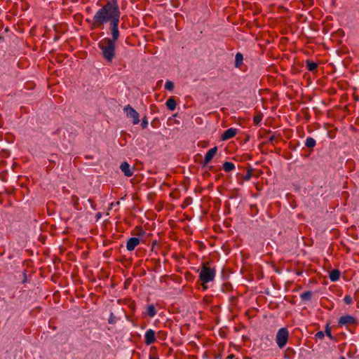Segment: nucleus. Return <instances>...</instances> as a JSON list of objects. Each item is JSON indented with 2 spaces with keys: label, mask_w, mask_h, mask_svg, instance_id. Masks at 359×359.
Segmentation results:
<instances>
[{
  "label": "nucleus",
  "mask_w": 359,
  "mask_h": 359,
  "mask_svg": "<svg viewBox=\"0 0 359 359\" xmlns=\"http://www.w3.org/2000/svg\"><path fill=\"white\" fill-rule=\"evenodd\" d=\"M124 112L126 114L128 118H133V123L134 125L138 124L140 122V116L138 112L134 109L130 105L128 104L123 109Z\"/></svg>",
  "instance_id": "nucleus-6"
},
{
  "label": "nucleus",
  "mask_w": 359,
  "mask_h": 359,
  "mask_svg": "<svg viewBox=\"0 0 359 359\" xmlns=\"http://www.w3.org/2000/svg\"><path fill=\"white\" fill-rule=\"evenodd\" d=\"M316 337L319 339H323L325 337V333L323 331H319L316 334Z\"/></svg>",
  "instance_id": "nucleus-27"
},
{
  "label": "nucleus",
  "mask_w": 359,
  "mask_h": 359,
  "mask_svg": "<svg viewBox=\"0 0 359 359\" xmlns=\"http://www.w3.org/2000/svg\"><path fill=\"white\" fill-rule=\"evenodd\" d=\"M213 169V166H209V170H212Z\"/></svg>",
  "instance_id": "nucleus-34"
},
{
  "label": "nucleus",
  "mask_w": 359,
  "mask_h": 359,
  "mask_svg": "<svg viewBox=\"0 0 359 359\" xmlns=\"http://www.w3.org/2000/svg\"><path fill=\"white\" fill-rule=\"evenodd\" d=\"M217 147H215L210 149V150H208V151L205 154L204 161L201 164L202 168H205L207 166L208 163H210L212 161V158L217 154Z\"/></svg>",
  "instance_id": "nucleus-7"
},
{
  "label": "nucleus",
  "mask_w": 359,
  "mask_h": 359,
  "mask_svg": "<svg viewBox=\"0 0 359 359\" xmlns=\"http://www.w3.org/2000/svg\"><path fill=\"white\" fill-rule=\"evenodd\" d=\"M289 332L287 328H280L276 334V343L280 348H283L287 344Z\"/></svg>",
  "instance_id": "nucleus-4"
},
{
  "label": "nucleus",
  "mask_w": 359,
  "mask_h": 359,
  "mask_svg": "<svg viewBox=\"0 0 359 359\" xmlns=\"http://www.w3.org/2000/svg\"><path fill=\"white\" fill-rule=\"evenodd\" d=\"M144 234V231L142 229H141V231H140V235L143 236Z\"/></svg>",
  "instance_id": "nucleus-31"
},
{
  "label": "nucleus",
  "mask_w": 359,
  "mask_h": 359,
  "mask_svg": "<svg viewBox=\"0 0 359 359\" xmlns=\"http://www.w3.org/2000/svg\"><path fill=\"white\" fill-rule=\"evenodd\" d=\"M344 302L346 304H351L353 302L352 297L351 296L346 295L344 298Z\"/></svg>",
  "instance_id": "nucleus-24"
},
{
  "label": "nucleus",
  "mask_w": 359,
  "mask_h": 359,
  "mask_svg": "<svg viewBox=\"0 0 359 359\" xmlns=\"http://www.w3.org/2000/svg\"><path fill=\"white\" fill-rule=\"evenodd\" d=\"M96 216L97 218H100L101 217V214L100 212L97 213Z\"/></svg>",
  "instance_id": "nucleus-33"
},
{
  "label": "nucleus",
  "mask_w": 359,
  "mask_h": 359,
  "mask_svg": "<svg viewBox=\"0 0 359 359\" xmlns=\"http://www.w3.org/2000/svg\"><path fill=\"white\" fill-rule=\"evenodd\" d=\"M121 12L117 0H109L93 17V28L100 27L111 20L120 19Z\"/></svg>",
  "instance_id": "nucleus-1"
},
{
  "label": "nucleus",
  "mask_w": 359,
  "mask_h": 359,
  "mask_svg": "<svg viewBox=\"0 0 359 359\" xmlns=\"http://www.w3.org/2000/svg\"><path fill=\"white\" fill-rule=\"evenodd\" d=\"M112 316H113V313H111V317H110V318L109 319V323H110V324H112V323H114V320H113V318H112Z\"/></svg>",
  "instance_id": "nucleus-29"
},
{
  "label": "nucleus",
  "mask_w": 359,
  "mask_h": 359,
  "mask_svg": "<svg viewBox=\"0 0 359 359\" xmlns=\"http://www.w3.org/2000/svg\"><path fill=\"white\" fill-rule=\"evenodd\" d=\"M252 169H248V172H247V174L244 176V180H250L251 177H252Z\"/></svg>",
  "instance_id": "nucleus-25"
},
{
  "label": "nucleus",
  "mask_w": 359,
  "mask_h": 359,
  "mask_svg": "<svg viewBox=\"0 0 359 359\" xmlns=\"http://www.w3.org/2000/svg\"><path fill=\"white\" fill-rule=\"evenodd\" d=\"M226 359H236V358H235V355H233V354H230V355H229L226 357Z\"/></svg>",
  "instance_id": "nucleus-28"
},
{
  "label": "nucleus",
  "mask_w": 359,
  "mask_h": 359,
  "mask_svg": "<svg viewBox=\"0 0 359 359\" xmlns=\"http://www.w3.org/2000/svg\"><path fill=\"white\" fill-rule=\"evenodd\" d=\"M165 88L168 90L172 91L174 88V83L171 81H167L165 84Z\"/></svg>",
  "instance_id": "nucleus-22"
},
{
  "label": "nucleus",
  "mask_w": 359,
  "mask_h": 359,
  "mask_svg": "<svg viewBox=\"0 0 359 359\" xmlns=\"http://www.w3.org/2000/svg\"><path fill=\"white\" fill-rule=\"evenodd\" d=\"M140 240L139 238L132 237L130 238L126 243V248L128 251H133L139 244Z\"/></svg>",
  "instance_id": "nucleus-10"
},
{
  "label": "nucleus",
  "mask_w": 359,
  "mask_h": 359,
  "mask_svg": "<svg viewBox=\"0 0 359 359\" xmlns=\"http://www.w3.org/2000/svg\"><path fill=\"white\" fill-rule=\"evenodd\" d=\"M147 126H148V121H147V116H144L142 118V121L141 123V126L142 128H146L147 127Z\"/></svg>",
  "instance_id": "nucleus-26"
},
{
  "label": "nucleus",
  "mask_w": 359,
  "mask_h": 359,
  "mask_svg": "<svg viewBox=\"0 0 359 359\" xmlns=\"http://www.w3.org/2000/svg\"><path fill=\"white\" fill-rule=\"evenodd\" d=\"M340 359H346L344 356H341Z\"/></svg>",
  "instance_id": "nucleus-36"
},
{
  "label": "nucleus",
  "mask_w": 359,
  "mask_h": 359,
  "mask_svg": "<svg viewBox=\"0 0 359 359\" xmlns=\"http://www.w3.org/2000/svg\"><path fill=\"white\" fill-rule=\"evenodd\" d=\"M356 320L354 317L350 315L343 316H341L338 321L339 325H348L351 324H354Z\"/></svg>",
  "instance_id": "nucleus-9"
},
{
  "label": "nucleus",
  "mask_w": 359,
  "mask_h": 359,
  "mask_svg": "<svg viewBox=\"0 0 359 359\" xmlns=\"http://www.w3.org/2000/svg\"><path fill=\"white\" fill-rule=\"evenodd\" d=\"M115 41L106 37L98 43V47L102 50V57L107 61L111 62L115 57Z\"/></svg>",
  "instance_id": "nucleus-2"
},
{
  "label": "nucleus",
  "mask_w": 359,
  "mask_h": 359,
  "mask_svg": "<svg viewBox=\"0 0 359 359\" xmlns=\"http://www.w3.org/2000/svg\"><path fill=\"white\" fill-rule=\"evenodd\" d=\"M72 2L76 3L77 2V0H71Z\"/></svg>",
  "instance_id": "nucleus-35"
},
{
  "label": "nucleus",
  "mask_w": 359,
  "mask_h": 359,
  "mask_svg": "<svg viewBox=\"0 0 359 359\" xmlns=\"http://www.w3.org/2000/svg\"><path fill=\"white\" fill-rule=\"evenodd\" d=\"M243 60V55L241 53H237L236 54V57H235V67H239L242 65Z\"/></svg>",
  "instance_id": "nucleus-16"
},
{
  "label": "nucleus",
  "mask_w": 359,
  "mask_h": 359,
  "mask_svg": "<svg viewBox=\"0 0 359 359\" xmlns=\"http://www.w3.org/2000/svg\"><path fill=\"white\" fill-rule=\"evenodd\" d=\"M306 63V67L310 72H314L315 70H316V69L318 67L317 63L312 62L309 60H307Z\"/></svg>",
  "instance_id": "nucleus-17"
},
{
  "label": "nucleus",
  "mask_w": 359,
  "mask_h": 359,
  "mask_svg": "<svg viewBox=\"0 0 359 359\" xmlns=\"http://www.w3.org/2000/svg\"><path fill=\"white\" fill-rule=\"evenodd\" d=\"M149 359H159V358L150 355Z\"/></svg>",
  "instance_id": "nucleus-32"
},
{
  "label": "nucleus",
  "mask_w": 359,
  "mask_h": 359,
  "mask_svg": "<svg viewBox=\"0 0 359 359\" xmlns=\"http://www.w3.org/2000/svg\"><path fill=\"white\" fill-rule=\"evenodd\" d=\"M165 104L170 110L174 111L176 108L177 102L175 98L171 97L167 100Z\"/></svg>",
  "instance_id": "nucleus-14"
},
{
  "label": "nucleus",
  "mask_w": 359,
  "mask_h": 359,
  "mask_svg": "<svg viewBox=\"0 0 359 359\" xmlns=\"http://www.w3.org/2000/svg\"><path fill=\"white\" fill-rule=\"evenodd\" d=\"M341 275V272L338 269H333L329 275V278L332 281H337L339 279Z\"/></svg>",
  "instance_id": "nucleus-13"
},
{
  "label": "nucleus",
  "mask_w": 359,
  "mask_h": 359,
  "mask_svg": "<svg viewBox=\"0 0 359 359\" xmlns=\"http://www.w3.org/2000/svg\"><path fill=\"white\" fill-rule=\"evenodd\" d=\"M120 20H111L109 23L110 31L111 34V38H109L110 40L116 42L119 38L120 32L118 30V25Z\"/></svg>",
  "instance_id": "nucleus-5"
},
{
  "label": "nucleus",
  "mask_w": 359,
  "mask_h": 359,
  "mask_svg": "<svg viewBox=\"0 0 359 359\" xmlns=\"http://www.w3.org/2000/svg\"><path fill=\"white\" fill-rule=\"evenodd\" d=\"M215 277V269L207 266L206 264H203L199 275L200 280L202 282V286L203 290H206L208 287L205 285L206 283L212 281Z\"/></svg>",
  "instance_id": "nucleus-3"
},
{
  "label": "nucleus",
  "mask_w": 359,
  "mask_h": 359,
  "mask_svg": "<svg viewBox=\"0 0 359 359\" xmlns=\"http://www.w3.org/2000/svg\"><path fill=\"white\" fill-rule=\"evenodd\" d=\"M235 168V165L233 163L231 162H229V161H226L223 164V169L226 171V172H231L233 170H234Z\"/></svg>",
  "instance_id": "nucleus-18"
},
{
  "label": "nucleus",
  "mask_w": 359,
  "mask_h": 359,
  "mask_svg": "<svg viewBox=\"0 0 359 359\" xmlns=\"http://www.w3.org/2000/svg\"><path fill=\"white\" fill-rule=\"evenodd\" d=\"M147 313L149 317H154L156 314V309L153 304L149 305L147 309Z\"/></svg>",
  "instance_id": "nucleus-19"
},
{
  "label": "nucleus",
  "mask_w": 359,
  "mask_h": 359,
  "mask_svg": "<svg viewBox=\"0 0 359 359\" xmlns=\"http://www.w3.org/2000/svg\"><path fill=\"white\" fill-rule=\"evenodd\" d=\"M274 140V137L273 136H271L270 138H269V142H272Z\"/></svg>",
  "instance_id": "nucleus-30"
},
{
  "label": "nucleus",
  "mask_w": 359,
  "mask_h": 359,
  "mask_svg": "<svg viewBox=\"0 0 359 359\" xmlns=\"http://www.w3.org/2000/svg\"><path fill=\"white\" fill-rule=\"evenodd\" d=\"M325 334L326 335L331 339H333V336L332 335V333H331V328L330 327L329 325H326L325 326Z\"/></svg>",
  "instance_id": "nucleus-23"
},
{
  "label": "nucleus",
  "mask_w": 359,
  "mask_h": 359,
  "mask_svg": "<svg viewBox=\"0 0 359 359\" xmlns=\"http://www.w3.org/2000/svg\"><path fill=\"white\" fill-rule=\"evenodd\" d=\"M262 118H263V115L261 113H259L257 115H256L255 116H254L253 121H254L255 125L259 124V123L262 120Z\"/></svg>",
  "instance_id": "nucleus-21"
},
{
  "label": "nucleus",
  "mask_w": 359,
  "mask_h": 359,
  "mask_svg": "<svg viewBox=\"0 0 359 359\" xmlns=\"http://www.w3.org/2000/svg\"><path fill=\"white\" fill-rule=\"evenodd\" d=\"M145 344L147 345H151L156 341V333L155 331L149 329L148 330L144 335Z\"/></svg>",
  "instance_id": "nucleus-8"
},
{
  "label": "nucleus",
  "mask_w": 359,
  "mask_h": 359,
  "mask_svg": "<svg viewBox=\"0 0 359 359\" xmlns=\"http://www.w3.org/2000/svg\"><path fill=\"white\" fill-rule=\"evenodd\" d=\"M316 144V142L313 137H309L306 139L305 145L308 148H313Z\"/></svg>",
  "instance_id": "nucleus-20"
},
{
  "label": "nucleus",
  "mask_w": 359,
  "mask_h": 359,
  "mask_svg": "<svg viewBox=\"0 0 359 359\" xmlns=\"http://www.w3.org/2000/svg\"><path fill=\"white\" fill-rule=\"evenodd\" d=\"M313 296V292L310 290L306 291L300 294L302 301H310Z\"/></svg>",
  "instance_id": "nucleus-15"
},
{
  "label": "nucleus",
  "mask_w": 359,
  "mask_h": 359,
  "mask_svg": "<svg viewBox=\"0 0 359 359\" xmlns=\"http://www.w3.org/2000/svg\"><path fill=\"white\" fill-rule=\"evenodd\" d=\"M237 133V129L236 128H229L224 131V133L222 135V140H227L232 137H233Z\"/></svg>",
  "instance_id": "nucleus-11"
},
{
  "label": "nucleus",
  "mask_w": 359,
  "mask_h": 359,
  "mask_svg": "<svg viewBox=\"0 0 359 359\" xmlns=\"http://www.w3.org/2000/svg\"><path fill=\"white\" fill-rule=\"evenodd\" d=\"M120 169L126 177H131L133 175V172L130 169V165L126 161L121 164Z\"/></svg>",
  "instance_id": "nucleus-12"
}]
</instances>
